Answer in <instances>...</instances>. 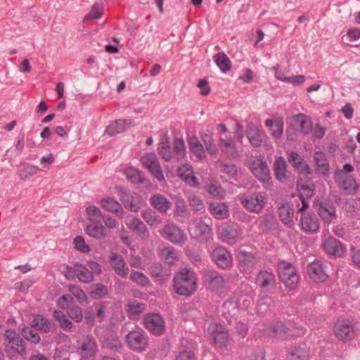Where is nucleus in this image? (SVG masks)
<instances>
[{
	"instance_id": "nucleus-1",
	"label": "nucleus",
	"mask_w": 360,
	"mask_h": 360,
	"mask_svg": "<svg viewBox=\"0 0 360 360\" xmlns=\"http://www.w3.org/2000/svg\"><path fill=\"white\" fill-rule=\"evenodd\" d=\"M173 281L174 290L180 295L189 296L196 289L197 278L191 270L182 269L175 275Z\"/></svg>"
},
{
	"instance_id": "nucleus-2",
	"label": "nucleus",
	"mask_w": 360,
	"mask_h": 360,
	"mask_svg": "<svg viewBox=\"0 0 360 360\" xmlns=\"http://www.w3.org/2000/svg\"><path fill=\"white\" fill-rule=\"evenodd\" d=\"M125 340L129 348L134 352H145L148 346V337L141 328L136 327V329L129 331L126 335Z\"/></svg>"
},
{
	"instance_id": "nucleus-3",
	"label": "nucleus",
	"mask_w": 360,
	"mask_h": 360,
	"mask_svg": "<svg viewBox=\"0 0 360 360\" xmlns=\"http://www.w3.org/2000/svg\"><path fill=\"white\" fill-rule=\"evenodd\" d=\"M64 276L70 281L77 278L80 282L84 283H89L94 279L92 272L80 263H76L72 266H66L64 270Z\"/></svg>"
},
{
	"instance_id": "nucleus-4",
	"label": "nucleus",
	"mask_w": 360,
	"mask_h": 360,
	"mask_svg": "<svg viewBox=\"0 0 360 360\" xmlns=\"http://www.w3.org/2000/svg\"><path fill=\"white\" fill-rule=\"evenodd\" d=\"M5 351L17 353L20 356L26 354L25 342L15 330L8 329L4 334Z\"/></svg>"
},
{
	"instance_id": "nucleus-5",
	"label": "nucleus",
	"mask_w": 360,
	"mask_h": 360,
	"mask_svg": "<svg viewBox=\"0 0 360 360\" xmlns=\"http://www.w3.org/2000/svg\"><path fill=\"white\" fill-rule=\"evenodd\" d=\"M278 276L284 285L290 289L295 288L300 281L295 268L291 264L285 262L279 263Z\"/></svg>"
},
{
	"instance_id": "nucleus-6",
	"label": "nucleus",
	"mask_w": 360,
	"mask_h": 360,
	"mask_svg": "<svg viewBox=\"0 0 360 360\" xmlns=\"http://www.w3.org/2000/svg\"><path fill=\"white\" fill-rule=\"evenodd\" d=\"M356 330L355 324L349 320L338 321L334 326V333L336 338L343 342L354 339Z\"/></svg>"
},
{
	"instance_id": "nucleus-7",
	"label": "nucleus",
	"mask_w": 360,
	"mask_h": 360,
	"mask_svg": "<svg viewBox=\"0 0 360 360\" xmlns=\"http://www.w3.org/2000/svg\"><path fill=\"white\" fill-rule=\"evenodd\" d=\"M143 323L146 328L155 336H160L165 332V320L159 314H146Z\"/></svg>"
},
{
	"instance_id": "nucleus-8",
	"label": "nucleus",
	"mask_w": 360,
	"mask_h": 360,
	"mask_svg": "<svg viewBox=\"0 0 360 360\" xmlns=\"http://www.w3.org/2000/svg\"><path fill=\"white\" fill-rule=\"evenodd\" d=\"M242 204L250 212L259 213L264 207V195L260 192L246 193L243 195Z\"/></svg>"
},
{
	"instance_id": "nucleus-9",
	"label": "nucleus",
	"mask_w": 360,
	"mask_h": 360,
	"mask_svg": "<svg viewBox=\"0 0 360 360\" xmlns=\"http://www.w3.org/2000/svg\"><path fill=\"white\" fill-rule=\"evenodd\" d=\"M202 280L205 285L213 291H217L225 287L226 279L218 271L214 269H205Z\"/></svg>"
},
{
	"instance_id": "nucleus-10",
	"label": "nucleus",
	"mask_w": 360,
	"mask_h": 360,
	"mask_svg": "<svg viewBox=\"0 0 360 360\" xmlns=\"http://www.w3.org/2000/svg\"><path fill=\"white\" fill-rule=\"evenodd\" d=\"M141 161L151 174L158 181L164 179V175L157 155L154 153H146L142 156Z\"/></svg>"
},
{
	"instance_id": "nucleus-11",
	"label": "nucleus",
	"mask_w": 360,
	"mask_h": 360,
	"mask_svg": "<svg viewBox=\"0 0 360 360\" xmlns=\"http://www.w3.org/2000/svg\"><path fill=\"white\" fill-rule=\"evenodd\" d=\"M212 261L221 269H227L232 266L233 259L231 253L223 246L214 248L211 252Z\"/></svg>"
},
{
	"instance_id": "nucleus-12",
	"label": "nucleus",
	"mask_w": 360,
	"mask_h": 360,
	"mask_svg": "<svg viewBox=\"0 0 360 360\" xmlns=\"http://www.w3.org/2000/svg\"><path fill=\"white\" fill-rule=\"evenodd\" d=\"M160 235L170 242L178 244L184 241V231L174 224H167L160 231Z\"/></svg>"
},
{
	"instance_id": "nucleus-13",
	"label": "nucleus",
	"mask_w": 360,
	"mask_h": 360,
	"mask_svg": "<svg viewBox=\"0 0 360 360\" xmlns=\"http://www.w3.org/2000/svg\"><path fill=\"white\" fill-rule=\"evenodd\" d=\"M79 354L84 359L94 357L98 352V345L93 337L86 336L79 342Z\"/></svg>"
},
{
	"instance_id": "nucleus-14",
	"label": "nucleus",
	"mask_w": 360,
	"mask_h": 360,
	"mask_svg": "<svg viewBox=\"0 0 360 360\" xmlns=\"http://www.w3.org/2000/svg\"><path fill=\"white\" fill-rule=\"evenodd\" d=\"M250 171L254 176L262 182H267L270 179V172L266 162L260 159L251 162Z\"/></svg>"
},
{
	"instance_id": "nucleus-15",
	"label": "nucleus",
	"mask_w": 360,
	"mask_h": 360,
	"mask_svg": "<svg viewBox=\"0 0 360 360\" xmlns=\"http://www.w3.org/2000/svg\"><path fill=\"white\" fill-rule=\"evenodd\" d=\"M120 200L124 207L131 212H137L143 205L139 196H134L123 190L120 191Z\"/></svg>"
},
{
	"instance_id": "nucleus-16",
	"label": "nucleus",
	"mask_w": 360,
	"mask_h": 360,
	"mask_svg": "<svg viewBox=\"0 0 360 360\" xmlns=\"http://www.w3.org/2000/svg\"><path fill=\"white\" fill-rule=\"evenodd\" d=\"M302 230L307 233H316L319 230V221L313 212L303 214L300 219Z\"/></svg>"
},
{
	"instance_id": "nucleus-17",
	"label": "nucleus",
	"mask_w": 360,
	"mask_h": 360,
	"mask_svg": "<svg viewBox=\"0 0 360 360\" xmlns=\"http://www.w3.org/2000/svg\"><path fill=\"white\" fill-rule=\"evenodd\" d=\"M307 272L309 277L314 281H324L328 277L323 264L319 260L310 263L307 266Z\"/></svg>"
},
{
	"instance_id": "nucleus-18",
	"label": "nucleus",
	"mask_w": 360,
	"mask_h": 360,
	"mask_svg": "<svg viewBox=\"0 0 360 360\" xmlns=\"http://www.w3.org/2000/svg\"><path fill=\"white\" fill-rule=\"evenodd\" d=\"M110 264L117 275L125 278L129 273V268L126 264L124 257L117 253H112L110 255Z\"/></svg>"
},
{
	"instance_id": "nucleus-19",
	"label": "nucleus",
	"mask_w": 360,
	"mask_h": 360,
	"mask_svg": "<svg viewBox=\"0 0 360 360\" xmlns=\"http://www.w3.org/2000/svg\"><path fill=\"white\" fill-rule=\"evenodd\" d=\"M323 248L326 253L335 257H341L345 252L341 243L331 236L324 240Z\"/></svg>"
},
{
	"instance_id": "nucleus-20",
	"label": "nucleus",
	"mask_w": 360,
	"mask_h": 360,
	"mask_svg": "<svg viewBox=\"0 0 360 360\" xmlns=\"http://www.w3.org/2000/svg\"><path fill=\"white\" fill-rule=\"evenodd\" d=\"M318 213L320 217L326 223H330L337 217L335 207L327 201H323L318 205Z\"/></svg>"
},
{
	"instance_id": "nucleus-21",
	"label": "nucleus",
	"mask_w": 360,
	"mask_h": 360,
	"mask_svg": "<svg viewBox=\"0 0 360 360\" xmlns=\"http://www.w3.org/2000/svg\"><path fill=\"white\" fill-rule=\"evenodd\" d=\"M149 200L150 205L160 213H166L172 207V202L161 194L152 195Z\"/></svg>"
},
{
	"instance_id": "nucleus-22",
	"label": "nucleus",
	"mask_w": 360,
	"mask_h": 360,
	"mask_svg": "<svg viewBox=\"0 0 360 360\" xmlns=\"http://www.w3.org/2000/svg\"><path fill=\"white\" fill-rule=\"evenodd\" d=\"M128 228L139 238L143 239L149 236V231L145 224L139 218L133 217L127 223Z\"/></svg>"
},
{
	"instance_id": "nucleus-23",
	"label": "nucleus",
	"mask_w": 360,
	"mask_h": 360,
	"mask_svg": "<svg viewBox=\"0 0 360 360\" xmlns=\"http://www.w3.org/2000/svg\"><path fill=\"white\" fill-rule=\"evenodd\" d=\"M288 162L300 172L310 174L311 173L309 165L296 152H291L288 156Z\"/></svg>"
},
{
	"instance_id": "nucleus-24",
	"label": "nucleus",
	"mask_w": 360,
	"mask_h": 360,
	"mask_svg": "<svg viewBox=\"0 0 360 360\" xmlns=\"http://www.w3.org/2000/svg\"><path fill=\"white\" fill-rule=\"evenodd\" d=\"M239 235V229L236 225H225L220 229L221 238L229 244L233 243Z\"/></svg>"
},
{
	"instance_id": "nucleus-25",
	"label": "nucleus",
	"mask_w": 360,
	"mask_h": 360,
	"mask_svg": "<svg viewBox=\"0 0 360 360\" xmlns=\"http://www.w3.org/2000/svg\"><path fill=\"white\" fill-rule=\"evenodd\" d=\"M127 178L131 183L141 185L145 188H150L151 187L150 181L146 178L143 172L138 169H129L127 172Z\"/></svg>"
},
{
	"instance_id": "nucleus-26",
	"label": "nucleus",
	"mask_w": 360,
	"mask_h": 360,
	"mask_svg": "<svg viewBox=\"0 0 360 360\" xmlns=\"http://www.w3.org/2000/svg\"><path fill=\"white\" fill-rule=\"evenodd\" d=\"M150 273L151 276L156 281H163L167 280L171 275L170 269L164 267L160 263H153L150 267Z\"/></svg>"
},
{
	"instance_id": "nucleus-27",
	"label": "nucleus",
	"mask_w": 360,
	"mask_h": 360,
	"mask_svg": "<svg viewBox=\"0 0 360 360\" xmlns=\"http://www.w3.org/2000/svg\"><path fill=\"white\" fill-rule=\"evenodd\" d=\"M274 171L276 178L281 182H284L289 176L287 171V163L283 157L276 158L274 164Z\"/></svg>"
},
{
	"instance_id": "nucleus-28",
	"label": "nucleus",
	"mask_w": 360,
	"mask_h": 360,
	"mask_svg": "<svg viewBox=\"0 0 360 360\" xmlns=\"http://www.w3.org/2000/svg\"><path fill=\"white\" fill-rule=\"evenodd\" d=\"M246 136L250 143L255 147H259L262 143V133L261 130L253 124L250 123L247 125Z\"/></svg>"
},
{
	"instance_id": "nucleus-29",
	"label": "nucleus",
	"mask_w": 360,
	"mask_h": 360,
	"mask_svg": "<svg viewBox=\"0 0 360 360\" xmlns=\"http://www.w3.org/2000/svg\"><path fill=\"white\" fill-rule=\"evenodd\" d=\"M275 276L271 271H260L256 277L255 283L262 288L273 287L275 285Z\"/></svg>"
},
{
	"instance_id": "nucleus-30",
	"label": "nucleus",
	"mask_w": 360,
	"mask_h": 360,
	"mask_svg": "<svg viewBox=\"0 0 360 360\" xmlns=\"http://www.w3.org/2000/svg\"><path fill=\"white\" fill-rule=\"evenodd\" d=\"M294 212L292 204L285 203L279 207V217L281 221L288 227L293 225Z\"/></svg>"
},
{
	"instance_id": "nucleus-31",
	"label": "nucleus",
	"mask_w": 360,
	"mask_h": 360,
	"mask_svg": "<svg viewBox=\"0 0 360 360\" xmlns=\"http://www.w3.org/2000/svg\"><path fill=\"white\" fill-rule=\"evenodd\" d=\"M86 231L88 235L97 239L104 238L106 235V231L100 221H90V224L86 226Z\"/></svg>"
},
{
	"instance_id": "nucleus-32",
	"label": "nucleus",
	"mask_w": 360,
	"mask_h": 360,
	"mask_svg": "<svg viewBox=\"0 0 360 360\" xmlns=\"http://www.w3.org/2000/svg\"><path fill=\"white\" fill-rule=\"evenodd\" d=\"M193 234L200 240H207L211 236L212 229L208 224L200 221L193 227Z\"/></svg>"
},
{
	"instance_id": "nucleus-33",
	"label": "nucleus",
	"mask_w": 360,
	"mask_h": 360,
	"mask_svg": "<svg viewBox=\"0 0 360 360\" xmlns=\"http://www.w3.org/2000/svg\"><path fill=\"white\" fill-rule=\"evenodd\" d=\"M131 123V120H117L111 123L105 129V133L110 136L124 132L126 130V126Z\"/></svg>"
},
{
	"instance_id": "nucleus-34",
	"label": "nucleus",
	"mask_w": 360,
	"mask_h": 360,
	"mask_svg": "<svg viewBox=\"0 0 360 360\" xmlns=\"http://www.w3.org/2000/svg\"><path fill=\"white\" fill-rule=\"evenodd\" d=\"M339 185L342 189L350 194L355 193L358 188L354 178L345 174H340Z\"/></svg>"
},
{
	"instance_id": "nucleus-35",
	"label": "nucleus",
	"mask_w": 360,
	"mask_h": 360,
	"mask_svg": "<svg viewBox=\"0 0 360 360\" xmlns=\"http://www.w3.org/2000/svg\"><path fill=\"white\" fill-rule=\"evenodd\" d=\"M158 153L166 162L174 161L175 153H174L173 148H171L169 141L167 138L163 139L160 143Z\"/></svg>"
},
{
	"instance_id": "nucleus-36",
	"label": "nucleus",
	"mask_w": 360,
	"mask_h": 360,
	"mask_svg": "<svg viewBox=\"0 0 360 360\" xmlns=\"http://www.w3.org/2000/svg\"><path fill=\"white\" fill-rule=\"evenodd\" d=\"M314 159L317 172L323 175L327 174L330 167L326 155L322 152L316 151L314 153Z\"/></svg>"
},
{
	"instance_id": "nucleus-37",
	"label": "nucleus",
	"mask_w": 360,
	"mask_h": 360,
	"mask_svg": "<svg viewBox=\"0 0 360 360\" xmlns=\"http://www.w3.org/2000/svg\"><path fill=\"white\" fill-rule=\"evenodd\" d=\"M144 221L151 227H156L162 222V218L152 209H147L141 214Z\"/></svg>"
},
{
	"instance_id": "nucleus-38",
	"label": "nucleus",
	"mask_w": 360,
	"mask_h": 360,
	"mask_svg": "<svg viewBox=\"0 0 360 360\" xmlns=\"http://www.w3.org/2000/svg\"><path fill=\"white\" fill-rule=\"evenodd\" d=\"M103 209L115 213L120 218L122 217L123 209L121 205L113 198L103 199L101 202Z\"/></svg>"
},
{
	"instance_id": "nucleus-39",
	"label": "nucleus",
	"mask_w": 360,
	"mask_h": 360,
	"mask_svg": "<svg viewBox=\"0 0 360 360\" xmlns=\"http://www.w3.org/2000/svg\"><path fill=\"white\" fill-rule=\"evenodd\" d=\"M309 350L305 345L295 347L286 357V360H309Z\"/></svg>"
},
{
	"instance_id": "nucleus-40",
	"label": "nucleus",
	"mask_w": 360,
	"mask_h": 360,
	"mask_svg": "<svg viewBox=\"0 0 360 360\" xmlns=\"http://www.w3.org/2000/svg\"><path fill=\"white\" fill-rule=\"evenodd\" d=\"M293 121L299 124L300 130L304 134H308L311 131V121L305 115L300 113L294 115Z\"/></svg>"
},
{
	"instance_id": "nucleus-41",
	"label": "nucleus",
	"mask_w": 360,
	"mask_h": 360,
	"mask_svg": "<svg viewBox=\"0 0 360 360\" xmlns=\"http://www.w3.org/2000/svg\"><path fill=\"white\" fill-rule=\"evenodd\" d=\"M87 292L93 299H100L108 294V289L103 284L94 283L87 288Z\"/></svg>"
},
{
	"instance_id": "nucleus-42",
	"label": "nucleus",
	"mask_w": 360,
	"mask_h": 360,
	"mask_svg": "<svg viewBox=\"0 0 360 360\" xmlns=\"http://www.w3.org/2000/svg\"><path fill=\"white\" fill-rule=\"evenodd\" d=\"M210 211L214 217L222 219L228 215V207L223 202H212L210 205Z\"/></svg>"
},
{
	"instance_id": "nucleus-43",
	"label": "nucleus",
	"mask_w": 360,
	"mask_h": 360,
	"mask_svg": "<svg viewBox=\"0 0 360 360\" xmlns=\"http://www.w3.org/2000/svg\"><path fill=\"white\" fill-rule=\"evenodd\" d=\"M190 150L199 159L202 160L205 158V152L200 141L196 136H192L188 140Z\"/></svg>"
},
{
	"instance_id": "nucleus-44",
	"label": "nucleus",
	"mask_w": 360,
	"mask_h": 360,
	"mask_svg": "<svg viewBox=\"0 0 360 360\" xmlns=\"http://www.w3.org/2000/svg\"><path fill=\"white\" fill-rule=\"evenodd\" d=\"M173 150L174 153H175V162H179L184 159L186 155V148L183 139L179 138H175L174 139Z\"/></svg>"
},
{
	"instance_id": "nucleus-45",
	"label": "nucleus",
	"mask_w": 360,
	"mask_h": 360,
	"mask_svg": "<svg viewBox=\"0 0 360 360\" xmlns=\"http://www.w3.org/2000/svg\"><path fill=\"white\" fill-rule=\"evenodd\" d=\"M214 60L217 65L223 72L230 70L231 63L227 56L224 53H219L214 56Z\"/></svg>"
},
{
	"instance_id": "nucleus-46",
	"label": "nucleus",
	"mask_w": 360,
	"mask_h": 360,
	"mask_svg": "<svg viewBox=\"0 0 360 360\" xmlns=\"http://www.w3.org/2000/svg\"><path fill=\"white\" fill-rule=\"evenodd\" d=\"M31 326L44 333L50 331V321L41 315H37L31 322Z\"/></svg>"
},
{
	"instance_id": "nucleus-47",
	"label": "nucleus",
	"mask_w": 360,
	"mask_h": 360,
	"mask_svg": "<svg viewBox=\"0 0 360 360\" xmlns=\"http://www.w3.org/2000/svg\"><path fill=\"white\" fill-rule=\"evenodd\" d=\"M54 319L58 321L60 326L65 330H70L72 328L73 324L66 315L61 311L55 310L53 311Z\"/></svg>"
},
{
	"instance_id": "nucleus-48",
	"label": "nucleus",
	"mask_w": 360,
	"mask_h": 360,
	"mask_svg": "<svg viewBox=\"0 0 360 360\" xmlns=\"http://www.w3.org/2000/svg\"><path fill=\"white\" fill-rule=\"evenodd\" d=\"M219 146L221 147V150L226 153L228 155L231 157H235L237 155V150L236 148V144L234 141L229 139H219Z\"/></svg>"
},
{
	"instance_id": "nucleus-49",
	"label": "nucleus",
	"mask_w": 360,
	"mask_h": 360,
	"mask_svg": "<svg viewBox=\"0 0 360 360\" xmlns=\"http://www.w3.org/2000/svg\"><path fill=\"white\" fill-rule=\"evenodd\" d=\"M177 252L174 248H165L161 251L162 259L169 265H173L177 259Z\"/></svg>"
},
{
	"instance_id": "nucleus-50",
	"label": "nucleus",
	"mask_w": 360,
	"mask_h": 360,
	"mask_svg": "<svg viewBox=\"0 0 360 360\" xmlns=\"http://www.w3.org/2000/svg\"><path fill=\"white\" fill-rule=\"evenodd\" d=\"M69 292L74 295L79 303H88V298L84 290L76 285H70L68 287Z\"/></svg>"
},
{
	"instance_id": "nucleus-51",
	"label": "nucleus",
	"mask_w": 360,
	"mask_h": 360,
	"mask_svg": "<svg viewBox=\"0 0 360 360\" xmlns=\"http://www.w3.org/2000/svg\"><path fill=\"white\" fill-rule=\"evenodd\" d=\"M69 317L76 323H80L84 319L82 309L78 305H71L67 311Z\"/></svg>"
},
{
	"instance_id": "nucleus-52",
	"label": "nucleus",
	"mask_w": 360,
	"mask_h": 360,
	"mask_svg": "<svg viewBox=\"0 0 360 360\" xmlns=\"http://www.w3.org/2000/svg\"><path fill=\"white\" fill-rule=\"evenodd\" d=\"M21 335L25 340L33 344H38L41 340L38 333L34 331L29 327L24 326L21 330Z\"/></svg>"
},
{
	"instance_id": "nucleus-53",
	"label": "nucleus",
	"mask_w": 360,
	"mask_h": 360,
	"mask_svg": "<svg viewBox=\"0 0 360 360\" xmlns=\"http://www.w3.org/2000/svg\"><path fill=\"white\" fill-rule=\"evenodd\" d=\"M174 215L181 218H186L188 216V210L185 200L182 198H176L175 200Z\"/></svg>"
},
{
	"instance_id": "nucleus-54",
	"label": "nucleus",
	"mask_w": 360,
	"mask_h": 360,
	"mask_svg": "<svg viewBox=\"0 0 360 360\" xmlns=\"http://www.w3.org/2000/svg\"><path fill=\"white\" fill-rule=\"evenodd\" d=\"M38 170V167L29 164H24L19 169V176L21 179H27L30 176L35 174Z\"/></svg>"
},
{
	"instance_id": "nucleus-55",
	"label": "nucleus",
	"mask_w": 360,
	"mask_h": 360,
	"mask_svg": "<svg viewBox=\"0 0 360 360\" xmlns=\"http://www.w3.org/2000/svg\"><path fill=\"white\" fill-rule=\"evenodd\" d=\"M127 307V311L129 316L135 318L144 310L145 305L143 303L134 301L130 302L128 304Z\"/></svg>"
},
{
	"instance_id": "nucleus-56",
	"label": "nucleus",
	"mask_w": 360,
	"mask_h": 360,
	"mask_svg": "<svg viewBox=\"0 0 360 360\" xmlns=\"http://www.w3.org/2000/svg\"><path fill=\"white\" fill-rule=\"evenodd\" d=\"M218 167L223 174H226L230 178H233L238 173V169L235 165L220 162Z\"/></svg>"
},
{
	"instance_id": "nucleus-57",
	"label": "nucleus",
	"mask_w": 360,
	"mask_h": 360,
	"mask_svg": "<svg viewBox=\"0 0 360 360\" xmlns=\"http://www.w3.org/2000/svg\"><path fill=\"white\" fill-rule=\"evenodd\" d=\"M270 330L274 336L281 337L287 334L289 329L282 322H276L270 326Z\"/></svg>"
},
{
	"instance_id": "nucleus-58",
	"label": "nucleus",
	"mask_w": 360,
	"mask_h": 360,
	"mask_svg": "<svg viewBox=\"0 0 360 360\" xmlns=\"http://www.w3.org/2000/svg\"><path fill=\"white\" fill-rule=\"evenodd\" d=\"M202 140L206 148V150L211 155L216 154L217 152V148L214 143V139L212 136L209 134H204L202 137Z\"/></svg>"
},
{
	"instance_id": "nucleus-59",
	"label": "nucleus",
	"mask_w": 360,
	"mask_h": 360,
	"mask_svg": "<svg viewBox=\"0 0 360 360\" xmlns=\"http://www.w3.org/2000/svg\"><path fill=\"white\" fill-rule=\"evenodd\" d=\"M228 340V334L225 331H217L213 333L214 342L219 347H225Z\"/></svg>"
},
{
	"instance_id": "nucleus-60",
	"label": "nucleus",
	"mask_w": 360,
	"mask_h": 360,
	"mask_svg": "<svg viewBox=\"0 0 360 360\" xmlns=\"http://www.w3.org/2000/svg\"><path fill=\"white\" fill-rule=\"evenodd\" d=\"M239 265L240 267H243L244 269L246 268L252 266L253 256L251 253H241L238 256Z\"/></svg>"
},
{
	"instance_id": "nucleus-61",
	"label": "nucleus",
	"mask_w": 360,
	"mask_h": 360,
	"mask_svg": "<svg viewBox=\"0 0 360 360\" xmlns=\"http://www.w3.org/2000/svg\"><path fill=\"white\" fill-rule=\"evenodd\" d=\"M130 278L132 281L142 286L146 285L149 282V280L146 275L142 272L137 271H132Z\"/></svg>"
},
{
	"instance_id": "nucleus-62",
	"label": "nucleus",
	"mask_w": 360,
	"mask_h": 360,
	"mask_svg": "<svg viewBox=\"0 0 360 360\" xmlns=\"http://www.w3.org/2000/svg\"><path fill=\"white\" fill-rule=\"evenodd\" d=\"M190 206L195 211H202L205 209V205L202 200L195 195H191L188 198Z\"/></svg>"
},
{
	"instance_id": "nucleus-63",
	"label": "nucleus",
	"mask_w": 360,
	"mask_h": 360,
	"mask_svg": "<svg viewBox=\"0 0 360 360\" xmlns=\"http://www.w3.org/2000/svg\"><path fill=\"white\" fill-rule=\"evenodd\" d=\"M75 247L77 250L82 253H88L90 252L89 247L86 244L82 236H78L74 239Z\"/></svg>"
},
{
	"instance_id": "nucleus-64",
	"label": "nucleus",
	"mask_w": 360,
	"mask_h": 360,
	"mask_svg": "<svg viewBox=\"0 0 360 360\" xmlns=\"http://www.w3.org/2000/svg\"><path fill=\"white\" fill-rule=\"evenodd\" d=\"M86 214L90 221H93L94 219L95 221H100L99 219L103 216L101 214V210L96 206L88 207L86 208Z\"/></svg>"
}]
</instances>
